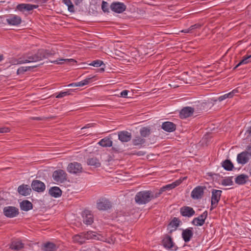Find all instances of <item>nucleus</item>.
<instances>
[{
  "label": "nucleus",
  "mask_w": 251,
  "mask_h": 251,
  "mask_svg": "<svg viewBox=\"0 0 251 251\" xmlns=\"http://www.w3.org/2000/svg\"><path fill=\"white\" fill-rule=\"evenodd\" d=\"M54 51L48 50L40 49L34 54H28L25 56L26 63L35 62L47 58L54 54Z\"/></svg>",
  "instance_id": "nucleus-1"
},
{
  "label": "nucleus",
  "mask_w": 251,
  "mask_h": 251,
  "mask_svg": "<svg viewBox=\"0 0 251 251\" xmlns=\"http://www.w3.org/2000/svg\"><path fill=\"white\" fill-rule=\"evenodd\" d=\"M249 176L245 174H241L235 178V182L239 185L244 184L247 182Z\"/></svg>",
  "instance_id": "nucleus-26"
},
{
  "label": "nucleus",
  "mask_w": 251,
  "mask_h": 251,
  "mask_svg": "<svg viewBox=\"0 0 251 251\" xmlns=\"http://www.w3.org/2000/svg\"><path fill=\"white\" fill-rule=\"evenodd\" d=\"M64 3L68 6V10L71 12H74V6L71 0H63Z\"/></svg>",
  "instance_id": "nucleus-41"
},
{
  "label": "nucleus",
  "mask_w": 251,
  "mask_h": 251,
  "mask_svg": "<svg viewBox=\"0 0 251 251\" xmlns=\"http://www.w3.org/2000/svg\"><path fill=\"white\" fill-rule=\"evenodd\" d=\"M118 139L122 142H127L131 139V133L127 131H121L118 132Z\"/></svg>",
  "instance_id": "nucleus-17"
},
{
  "label": "nucleus",
  "mask_w": 251,
  "mask_h": 251,
  "mask_svg": "<svg viewBox=\"0 0 251 251\" xmlns=\"http://www.w3.org/2000/svg\"><path fill=\"white\" fill-rule=\"evenodd\" d=\"M51 62L56 64H62L74 63L76 62V61L73 59H59L51 61Z\"/></svg>",
  "instance_id": "nucleus-35"
},
{
  "label": "nucleus",
  "mask_w": 251,
  "mask_h": 251,
  "mask_svg": "<svg viewBox=\"0 0 251 251\" xmlns=\"http://www.w3.org/2000/svg\"><path fill=\"white\" fill-rule=\"evenodd\" d=\"M38 7V5H37L22 3L18 4L17 6V9L21 11H24V10L30 11L34 9L37 8Z\"/></svg>",
  "instance_id": "nucleus-21"
},
{
  "label": "nucleus",
  "mask_w": 251,
  "mask_h": 251,
  "mask_svg": "<svg viewBox=\"0 0 251 251\" xmlns=\"http://www.w3.org/2000/svg\"><path fill=\"white\" fill-rule=\"evenodd\" d=\"M182 182V180L181 179H178L176 180V181L173 182L171 184H167L162 188L159 190L158 192H156L158 197L160 196V195L164 191L167 190H171L173 188H175L176 187L178 186Z\"/></svg>",
  "instance_id": "nucleus-12"
},
{
  "label": "nucleus",
  "mask_w": 251,
  "mask_h": 251,
  "mask_svg": "<svg viewBox=\"0 0 251 251\" xmlns=\"http://www.w3.org/2000/svg\"><path fill=\"white\" fill-rule=\"evenodd\" d=\"M161 128L167 132H171L176 130V125L173 122H165L162 123Z\"/></svg>",
  "instance_id": "nucleus-20"
},
{
  "label": "nucleus",
  "mask_w": 251,
  "mask_h": 251,
  "mask_svg": "<svg viewBox=\"0 0 251 251\" xmlns=\"http://www.w3.org/2000/svg\"><path fill=\"white\" fill-rule=\"evenodd\" d=\"M181 32H183V33H192V32L190 27H189V28H188L187 29H185L182 30L181 31Z\"/></svg>",
  "instance_id": "nucleus-52"
},
{
  "label": "nucleus",
  "mask_w": 251,
  "mask_h": 251,
  "mask_svg": "<svg viewBox=\"0 0 251 251\" xmlns=\"http://www.w3.org/2000/svg\"><path fill=\"white\" fill-rule=\"evenodd\" d=\"M157 197L156 193L154 194L151 191H142L136 194L135 197V201L138 204H145Z\"/></svg>",
  "instance_id": "nucleus-2"
},
{
  "label": "nucleus",
  "mask_w": 251,
  "mask_h": 251,
  "mask_svg": "<svg viewBox=\"0 0 251 251\" xmlns=\"http://www.w3.org/2000/svg\"><path fill=\"white\" fill-rule=\"evenodd\" d=\"M82 170L81 165L75 162L69 163L67 168V170L69 173L74 174L81 173Z\"/></svg>",
  "instance_id": "nucleus-8"
},
{
  "label": "nucleus",
  "mask_w": 251,
  "mask_h": 251,
  "mask_svg": "<svg viewBox=\"0 0 251 251\" xmlns=\"http://www.w3.org/2000/svg\"><path fill=\"white\" fill-rule=\"evenodd\" d=\"M194 112V109L191 107H185L179 112V117L181 119H186L191 116Z\"/></svg>",
  "instance_id": "nucleus-15"
},
{
  "label": "nucleus",
  "mask_w": 251,
  "mask_h": 251,
  "mask_svg": "<svg viewBox=\"0 0 251 251\" xmlns=\"http://www.w3.org/2000/svg\"><path fill=\"white\" fill-rule=\"evenodd\" d=\"M56 250V245L51 242H47L44 244L42 248V250L44 251H55Z\"/></svg>",
  "instance_id": "nucleus-30"
},
{
  "label": "nucleus",
  "mask_w": 251,
  "mask_h": 251,
  "mask_svg": "<svg viewBox=\"0 0 251 251\" xmlns=\"http://www.w3.org/2000/svg\"><path fill=\"white\" fill-rule=\"evenodd\" d=\"M192 224L196 226H202L204 224V222L200 218L196 217L193 220Z\"/></svg>",
  "instance_id": "nucleus-42"
},
{
  "label": "nucleus",
  "mask_w": 251,
  "mask_h": 251,
  "mask_svg": "<svg viewBox=\"0 0 251 251\" xmlns=\"http://www.w3.org/2000/svg\"><path fill=\"white\" fill-rule=\"evenodd\" d=\"M250 62H251V54L250 55L244 56L242 60H241L240 62L234 68V69H235L242 64H247Z\"/></svg>",
  "instance_id": "nucleus-37"
},
{
  "label": "nucleus",
  "mask_w": 251,
  "mask_h": 251,
  "mask_svg": "<svg viewBox=\"0 0 251 251\" xmlns=\"http://www.w3.org/2000/svg\"><path fill=\"white\" fill-rule=\"evenodd\" d=\"M18 192L20 195L26 196L30 194L31 189L28 185L22 184L18 187Z\"/></svg>",
  "instance_id": "nucleus-22"
},
{
  "label": "nucleus",
  "mask_w": 251,
  "mask_h": 251,
  "mask_svg": "<svg viewBox=\"0 0 251 251\" xmlns=\"http://www.w3.org/2000/svg\"><path fill=\"white\" fill-rule=\"evenodd\" d=\"M208 215V213L207 211H205L204 212H203L201 215H200L198 218L201 219V220H202L203 222L205 223V220L206 219Z\"/></svg>",
  "instance_id": "nucleus-48"
},
{
  "label": "nucleus",
  "mask_w": 251,
  "mask_h": 251,
  "mask_svg": "<svg viewBox=\"0 0 251 251\" xmlns=\"http://www.w3.org/2000/svg\"><path fill=\"white\" fill-rule=\"evenodd\" d=\"M104 68H101L100 69V71H101V72L104 71Z\"/></svg>",
  "instance_id": "nucleus-61"
},
{
  "label": "nucleus",
  "mask_w": 251,
  "mask_h": 251,
  "mask_svg": "<svg viewBox=\"0 0 251 251\" xmlns=\"http://www.w3.org/2000/svg\"><path fill=\"white\" fill-rule=\"evenodd\" d=\"M205 187L202 186H198L195 187L191 192V197L193 199L199 200L202 198L204 190Z\"/></svg>",
  "instance_id": "nucleus-6"
},
{
  "label": "nucleus",
  "mask_w": 251,
  "mask_h": 251,
  "mask_svg": "<svg viewBox=\"0 0 251 251\" xmlns=\"http://www.w3.org/2000/svg\"><path fill=\"white\" fill-rule=\"evenodd\" d=\"M180 221L178 218L175 217L169 223L168 226V229H170V233L176 230L179 226Z\"/></svg>",
  "instance_id": "nucleus-23"
},
{
  "label": "nucleus",
  "mask_w": 251,
  "mask_h": 251,
  "mask_svg": "<svg viewBox=\"0 0 251 251\" xmlns=\"http://www.w3.org/2000/svg\"><path fill=\"white\" fill-rule=\"evenodd\" d=\"M52 178L56 184L62 183L67 179V175L63 170H57L53 172Z\"/></svg>",
  "instance_id": "nucleus-3"
},
{
  "label": "nucleus",
  "mask_w": 251,
  "mask_h": 251,
  "mask_svg": "<svg viewBox=\"0 0 251 251\" xmlns=\"http://www.w3.org/2000/svg\"><path fill=\"white\" fill-rule=\"evenodd\" d=\"M132 144L134 146L141 147L146 142V140L140 136H136L132 140Z\"/></svg>",
  "instance_id": "nucleus-32"
},
{
  "label": "nucleus",
  "mask_w": 251,
  "mask_h": 251,
  "mask_svg": "<svg viewBox=\"0 0 251 251\" xmlns=\"http://www.w3.org/2000/svg\"><path fill=\"white\" fill-rule=\"evenodd\" d=\"M101 8L103 12H108L109 8H108V3L104 1H102L101 4Z\"/></svg>",
  "instance_id": "nucleus-47"
},
{
  "label": "nucleus",
  "mask_w": 251,
  "mask_h": 251,
  "mask_svg": "<svg viewBox=\"0 0 251 251\" xmlns=\"http://www.w3.org/2000/svg\"><path fill=\"white\" fill-rule=\"evenodd\" d=\"M73 239L75 243H77L79 244H82L86 241L83 233L74 235L73 237Z\"/></svg>",
  "instance_id": "nucleus-33"
},
{
  "label": "nucleus",
  "mask_w": 251,
  "mask_h": 251,
  "mask_svg": "<svg viewBox=\"0 0 251 251\" xmlns=\"http://www.w3.org/2000/svg\"><path fill=\"white\" fill-rule=\"evenodd\" d=\"M24 247L23 244L21 240H16L12 241L10 244V248L15 251H19Z\"/></svg>",
  "instance_id": "nucleus-24"
},
{
  "label": "nucleus",
  "mask_w": 251,
  "mask_h": 251,
  "mask_svg": "<svg viewBox=\"0 0 251 251\" xmlns=\"http://www.w3.org/2000/svg\"><path fill=\"white\" fill-rule=\"evenodd\" d=\"M94 233H95L92 231L83 232L85 240L94 238L95 237H96V235Z\"/></svg>",
  "instance_id": "nucleus-40"
},
{
  "label": "nucleus",
  "mask_w": 251,
  "mask_h": 251,
  "mask_svg": "<svg viewBox=\"0 0 251 251\" xmlns=\"http://www.w3.org/2000/svg\"><path fill=\"white\" fill-rule=\"evenodd\" d=\"M102 65L104 66H105V65L103 63V62L100 60H96L93 61L90 64V65L93 66L95 67H99L101 66Z\"/></svg>",
  "instance_id": "nucleus-44"
},
{
  "label": "nucleus",
  "mask_w": 251,
  "mask_h": 251,
  "mask_svg": "<svg viewBox=\"0 0 251 251\" xmlns=\"http://www.w3.org/2000/svg\"><path fill=\"white\" fill-rule=\"evenodd\" d=\"M70 95V93L69 91H65V92H60L56 96V98H62L66 96H68Z\"/></svg>",
  "instance_id": "nucleus-46"
},
{
  "label": "nucleus",
  "mask_w": 251,
  "mask_h": 251,
  "mask_svg": "<svg viewBox=\"0 0 251 251\" xmlns=\"http://www.w3.org/2000/svg\"><path fill=\"white\" fill-rule=\"evenodd\" d=\"M9 63L13 65H15L26 63V60H25V56L20 57L18 59L12 58L10 60Z\"/></svg>",
  "instance_id": "nucleus-29"
},
{
  "label": "nucleus",
  "mask_w": 251,
  "mask_h": 251,
  "mask_svg": "<svg viewBox=\"0 0 251 251\" xmlns=\"http://www.w3.org/2000/svg\"><path fill=\"white\" fill-rule=\"evenodd\" d=\"M4 215L8 218L16 217L19 213V209L14 206H6L3 208Z\"/></svg>",
  "instance_id": "nucleus-7"
},
{
  "label": "nucleus",
  "mask_w": 251,
  "mask_h": 251,
  "mask_svg": "<svg viewBox=\"0 0 251 251\" xmlns=\"http://www.w3.org/2000/svg\"><path fill=\"white\" fill-rule=\"evenodd\" d=\"M113 142L112 140L108 137H104L101 139L98 144L102 147H110L112 146Z\"/></svg>",
  "instance_id": "nucleus-27"
},
{
  "label": "nucleus",
  "mask_w": 251,
  "mask_h": 251,
  "mask_svg": "<svg viewBox=\"0 0 251 251\" xmlns=\"http://www.w3.org/2000/svg\"><path fill=\"white\" fill-rule=\"evenodd\" d=\"M31 186L34 191L39 193L44 192L46 188L45 184L39 180H33Z\"/></svg>",
  "instance_id": "nucleus-11"
},
{
  "label": "nucleus",
  "mask_w": 251,
  "mask_h": 251,
  "mask_svg": "<svg viewBox=\"0 0 251 251\" xmlns=\"http://www.w3.org/2000/svg\"><path fill=\"white\" fill-rule=\"evenodd\" d=\"M221 183L224 186L232 185L233 184V181L231 178L228 177L223 179Z\"/></svg>",
  "instance_id": "nucleus-43"
},
{
  "label": "nucleus",
  "mask_w": 251,
  "mask_h": 251,
  "mask_svg": "<svg viewBox=\"0 0 251 251\" xmlns=\"http://www.w3.org/2000/svg\"><path fill=\"white\" fill-rule=\"evenodd\" d=\"M92 77L87 78L80 82H75L76 87H82L88 84L92 79Z\"/></svg>",
  "instance_id": "nucleus-39"
},
{
  "label": "nucleus",
  "mask_w": 251,
  "mask_h": 251,
  "mask_svg": "<svg viewBox=\"0 0 251 251\" xmlns=\"http://www.w3.org/2000/svg\"><path fill=\"white\" fill-rule=\"evenodd\" d=\"M249 160L248 151H243L237 155V161L238 163L244 165Z\"/></svg>",
  "instance_id": "nucleus-19"
},
{
  "label": "nucleus",
  "mask_w": 251,
  "mask_h": 251,
  "mask_svg": "<svg viewBox=\"0 0 251 251\" xmlns=\"http://www.w3.org/2000/svg\"><path fill=\"white\" fill-rule=\"evenodd\" d=\"M111 9L117 13H122L126 8V5L123 2H113L110 5Z\"/></svg>",
  "instance_id": "nucleus-9"
},
{
  "label": "nucleus",
  "mask_w": 251,
  "mask_h": 251,
  "mask_svg": "<svg viewBox=\"0 0 251 251\" xmlns=\"http://www.w3.org/2000/svg\"><path fill=\"white\" fill-rule=\"evenodd\" d=\"M33 119L34 120H40V118L39 117H35V118H33Z\"/></svg>",
  "instance_id": "nucleus-60"
},
{
  "label": "nucleus",
  "mask_w": 251,
  "mask_h": 251,
  "mask_svg": "<svg viewBox=\"0 0 251 251\" xmlns=\"http://www.w3.org/2000/svg\"><path fill=\"white\" fill-rule=\"evenodd\" d=\"M180 212L182 216L187 217H191L195 214V211L193 208L187 206L181 207L180 209Z\"/></svg>",
  "instance_id": "nucleus-16"
},
{
  "label": "nucleus",
  "mask_w": 251,
  "mask_h": 251,
  "mask_svg": "<svg viewBox=\"0 0 251 251\" xmlns=\"http://www.w3.org/2000/svg\"><path fill=\"white\" fill-rule=\"evenodd\" d=\"M3 59V56L2 55H0V61H1Z\"/></svg>",
  "instance_id": "nucleus-59"
},
{
  "label": "nucleus",
  "mask_w": 251,
  "mask_h": 251,
  "mask_svg": "<svg viewBox=\"0 0 251 251\" xmlns=\"http://www.w3.org/2000/svg\"><path fill=\"white\" fill-rule=\"evenodd\" d=\"M31 68V67H21L17 70V74L18 75L22 74L24 72L29 71Z\"/></svg>",
  "instance_id": "nucleus-45"
},
{
  "label": "nucleus",
  "mask_w": 251,
  "mask_h": 251,
  "mask_svg": "<svg viewBox=\"0 0 251 251\" xmlns=\"http://www.w3.org/2000/svg\"><path fill=\"white\" fill-rule=\"evenodd\" d=\"M193 236V231L192 227H189L183 230L182 232V237L185 243L190 241Z\"/></svg>",
  "instance_id": "nucleus-18"
},
{
  "label": "nucleus",
  "mask_w": 251,
  "mask_h": 251,
  "mask_svg": "<svg viewBox=\"0 0 251 251\" xmlns=\"http://www.w3.org/2000/svg\"><path fill=\"white\" fill-rule=\"evenodd\" d=\"M92 125H93L92 124H88L86 125L85 126L81 128V129H83L87 128H89L92 126Z\"/></svg>",
  "instance_id": "nucleus-54"
},
{
  "label": "nucleus",
  "mask_w": 251,
  "mask_h": 251,
  "mask_svg": "<svg viewBox=\"0 0 251 251\" xmlns=\"http://www.w3.org/2000/svg\"><path fill=\"white\" fill-rule=\"evenodd\" d=\"M222 166L226 171H231L234 167L233 164L229 160L226 159L222 163Z\"/></svg>",
  "instance_id": "nucleus-34"
},
{
  "label": "nucleus",
  "mask_w": 251,
  "mask_h": 251,
  "mask_svg": "<svg viewBox=\"0 0 251 251\" xmlns=\"http://www.w3.org/2000/svg\"><path fill=\"white\" fill-rule=\"evenodd\" d=\"M20 207L22 210L28 211L33 207V205L31 202L27 200L23 201L20 203Z\"/></svg>",
  "instance_id": "nucleus-28"
},
{
  "label": "nucleus",
  "mask_w": 251,
  "mask_h": 251,
  "mask_svg": "<svg viewBox=\"0 0 251 251\" xmlns=\"http://www.w3.org/2000/svg\"><path fill=\"white\" fill-rule=\"evenodd\" d=\"M49 193L52 197L58 198L61 196L62 191L58 187L54 186L50 188Z\"/></svg>",
  "instance_id": "nucleus-25"
},
{
  "label": "nucleus",
  "mask_w": 251,
  "mask_h": 251,
  "mask_svg": "<svg viewBox=\"0 0 251 251\" xmlns=\"http://www.w3.org/2000/svg\"><path fill=\"white\" fill-rule=\"evenodd\" d=\"M10 131V129L8 127H0V133H7Z\"/></svg>",
  "instance_id": "nucleus-51"
},
{
  "label": "nucleus",
  "mask_w": 251,
  "mask_h": 251,
  "mask_svg": "<svg viewBox=\"0 0 251 251\" xmlns=\"http://www.w3.org/2000/svg\"><path fill=\"white\" fill-rule=\"evenodd\" d=\"M83 223L86 225H91L94 222V217L91 212L85 210L82 212Z\"/></svg>",
  "instance_id": "nucleus-10"
},
{
  "label": "nucleus",
  "mask_w": 251,
  "mask_h": 251,
  "mask_svg": "<svg viewBox=\"0 0 251 251\" xmlns=\"http://www.w3.org/2000/svg\"><path fill=\"white\" fill-rule=\"evenodd\" d=\"M246 132L249 134V135L251 136V126L248 128Z\"/></svg>",
  "instance_id": "nucleus-55"
},
{
  "label": "nucleus",
  "mask_w": 251,
  "mask_h": 251,
  "mask_svg": "<svg viewBox=\"0 0 251 251\" xmlns=\"http://www.w3.org/2000/svg\"><path fill=\"white\" fill-rule=\"evenodd\" d=\"M201 26V25L200 24H196L194 25H191L190 27L192 31L195 29L200 28Z\"/></svg>",
  "instance_id": "nucleus-50"
},
{
  "label": "nucleus",
  "mask_w": 251,
  "mask_h": 251,
  "mask_svg": "<svg viewBox=\"0 0 251 251\" xmlns=\"http://www.w3.org/2000/svg\"><path fill=\"white\" fill-rule=\"evenodd\" d=\"M140 133L143 137H147L151 134V130L149 127H143L140 129Z\"/></svg>",
  "instance_id": "nucleus-38"
},
{
  "label": "nucleus",
  "mask_w": 251,
  "mask_h": 251,
  "mask_svg": "<svg viewBox=\"0 0 251 251\" xmlns=\"http://www.w3.org/2000/svg\"><path fill=\"white\" fill-rule=\"evenodd\" d=\"M68 86L76 87L75 82V83H72L69 84Z\"/></svg>",
  "instance_id": "nucleus-58"
},
{
  "label": "nucleus",
  "mask_w": 251,
  "mask_h": 251,
  "mask_svg": "<svg viewBox=\"0 0 251 251\" xmlns=\"http://www.w3.org/2000/svg\"><path fill=\"white\" fill-rule=\"evenodd\" d=\"M82 1V0H75V3L77 5L79 3H80V2H81Z\"/></svg>",
  "instance_id": "nucleus-57"
},
{
  "label": "nucleus",
  "mask_w": 251,
  "mask_h": 251,
  "mask_svg": "<svg viewBox=\"0 0 251 251\" xmlns=\"http://www.w3.org/2000/svg\"><path fill=\"white\" fill-rule=\"evenodd\" d=\"M248 150L249 151V152H248V155H250V156H251V147H248Z\"/></svg>",
  "instance_id": "nucleus-56"
},
{
  "label": "nucleus",
  "mask_w": 251,
  "mask_h": 251,
  "mask_svg": "<svg viewBox=\"0 0 251 251\" xmlns=\"http://www.w3.org/2000/svg\"><path fill=\"white\" fill-rule=\"evenodd\" d=\"M136 154L138 156H142L145 154V152L142 151H138Z\"/></svg>",
  "instance_id": "nucleus-53"
},
{
  "label": "nucleus",
  "mask_w": 251,
  "mask_h": 251,
  "mask_svg": "<svg viewBox=\"0 0 251 251\" xmlns=\"http://www.w3.org/2000/svg\"><path fill=\"white\" fill-rule=\"evenodd\" d=\"M222 191L221 190L212 189L211 191L212 196L211 198L210 210L215 208L220 200Z\"/></svg>",
  "instance_id": "nucleus-4"
},
{
  "label": "nucleus",
  "mask_w": 251,
  "mask_h": 251,
  "mask_svg": "<svg viewBox=\"0 0 251 251\" xmlns=\"http://www.w3.org/2000/svg\"><path fill=\"white\" fill-rule=\"evenodd\" d=\"M129 91L124 90L120 93V96L123 98H127Z\"/></svg>",
  "instance_id": "nucleus-49"
},
{
  "label": "nucleus",
  "mask_w": 251,
  "mask_h": 251,
  "mask_svg": "<svg viewBox=\"0 0 251 251\" xmlns=\"http://www.w3.org/2000/svg\"><path fill=\"white\" fill-rule=\"evenodd\" d=\"M237 92H238V90L237 89H234L232 91L230 92L229 93H228L227 94H226L224 95H222V96L219 97L218 99V100L219 101H222L227 98H231Z\"/></svg>",
  "instance_id": "nucleus-31"
},
{
  "label": "nucleus",
  "mask_w": 251,
  "mask_h": 251,
  "mask_svg": "<svg viewBox=\"0 0 251 251\" xmlns=\"http://www.w3.org/2000/svg\"><path fill=\"white\" fill-rule=\"evenodd\" d=\"M162 244L164 248L172 251H176L177 248L174 243L172 237L168 235L164 236L162 241Z\"/></svg>",
  "instance_id": "nucleus-5"
},
{
  "label": "nucleus",
  "mask_w": 251,
  "mask_h": 251,
  "mask_svg": "<svg viewBox=\"0 0 251 251\" xmlns=\"http://www.w3.org/2000/svg\"><path fill=\"white\" fill-rule=\"evenodd\" d=\"M6 22L9 25H18L21 23L22 19L19 16L11 15L7 17Z\"/></svg>",
  "instance_id": "nucleus-14"
},
{
  "label": "nucleus",
  "mask_w": 251,
  "mask_h": 251,
  "mask_svg": "<svg viewBox=\"0 0 251 251\" xmlns=\"http://www.w3.org/2000/svg\"><path fill=\"white\" fill-rule=\"evenodd\" d=\"M111 206L110 201L105 199L100 200L97 203V207L100 210H106L110 209Z\"/></svg>",
  "instance_id": "nucleus-13"
},
{
  "label": "nucleus",
  "mask_w": 251,
  "mask_h": 251,
  "mask_svg": "<svg viewBox=\"0 0 251 251\" xmlns=\"http://www.w3.org/2000/svg\"><path fill=\"white\" fill-rule=\"evenodd\" d=\"M87 163L88 165L94 166L95 167H99L100 166V163L96 157L88 159Z\"/></svg>",
  "instance_id": "nucleus-36"
}]
</instances>
